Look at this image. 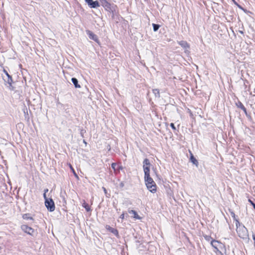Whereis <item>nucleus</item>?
Returning <instances> with one entry per match:
<instances>
[{"label":"nucleus","instance_id":"24","mask_svg":"<svg viewBox=\"0 0 255 255\" xmlns=\"http://www.w3.org/2000/svg\"><path fill=\"white\" fill-rule=\"evenodd\" d=\"M70 168H71V169L72 170V172H73V173H74V174L75 175V176L77 178H78V175H77L76 174V173H75V171H74V170L73 168L72 167V166H71V165H70Z\"/></svg>","mask_w":255,"mask_h":255},{"label":"nucleus","instance_id":"13","mask_svg":"<svg viewBox=\"0 0 255 255\" xmlns=\"http://www.w3.org/2000/svg\"><path fill=\"white\" fill-rule=\"evenodd\" d=\"M71 81L74 85L75 88H80L81 87L80 85L78 84V80L76 78H72Z\"/></svg>","mask_w":255,"mask_h":255},{"label":"nucleus","instance_id":"25","mask_svg":"<svg viewBox=\"0 0 255 255\" xmlns=\"http://www.w3.org/2000/svg\"><path fill=\"white\" fill-rule=\"evenodd\" d=\"M170 127L172 128L174 130H175L176 129V128L174 125V124L173 123H171L170 124Z\"/></svg>","mask_w":255,"mask_h":255},{"label":"nucleus","instance_id":"17","mask_svg":"<svg viewBox=\"0 0 255 255\" xmlns=\"http://www.w3.org/2000/svg\"><path fill=\"white\" fill-rule=\"evenodd\" d=\"M82 206L85 208V209L86 210V211L87 212H89L91 210V209L89 207V206L88 205V204H87L85 201L82 204Z\"/></svg>","mask_w":255,"mask_h":255},{"label":"nucleus","instance_id":"23","mask_svg":"<svg viewBox=\"0 0 255 255\" xmlns=\"http://www.w3.org/2000/svg\"><path fill=\"white\" fill-rule=\"evenodd\" d=\"M231 214L232 217L233 218L234 220L236 221V219H237L236 218L235 214L233 211H232L231 212Z\"/></svg>","mask_w":255,"mask_h":255},{"label":"nucleus","instance_id":"1","mask_svg":"<svg viewBox=\"0 0 255 255\" xmlns=\"http://www.w3.org/2000/svg\"><path fill=\"white\" fill-rule=\"evenodd\" d=\"M236 231L238 236L243 239L246 238L248 235L247 228L240 223L238 219H236Z\"/></svg>","mask_w":255,"mask_h":255},{"label":"nucleus","instance_id":"10","mask_svg":"<svg viewBox=\"0 0 255 255\" xmlns=\"http://www.w3.org/2000/svg\"><path fill=\"white\" fill-rule=\"evenodd\" d=\"M178 43L182 48L185 50L189 49L190 47L188 43L185 41H178Z\"/></svg>","mask_w":255,"mask_h":255},{"label":"nucleus","instance_id":"20","mask_svg":"<svg viewBox=\"0 0 255 255\" xmlns=\"http://www.w3.org/2000/svg\"><path fill=\"white\" fill-rule=\"evenodd\" d=\"M153 29L154 31H157L159 28L160 27V25L157 24L153 23Z\"/></svg>","mask_w":255,"mask_h":255},{"label":"nucleus","instance_id":"27","mask_svg":"<svg viewBox=\"0 0 255 255\" xmlns=\"http://www.w3.org/2000/svg\"><path fill=\"white\" fill-rule=\"evenodd\" d=\"M43 197L45 199V201H46V199H49V198H47L45 193H44Z\"/></svg>","mask_w":255,"mask_h":255},{"label":"nucleus","instance_id":"14","mask_svg":"<svg viewBox=\"0 0 255 255\" xmlns=\"http://www.w3.org/2000/svg\"><path fill=\"white\" fill-rule=\"evenodd\" d=\"M129 213L130 214H132L134 215V216H133L134 218H135L136 219H140V217L138 215L136 212L134 210H131L129 211Z\"/></svg>","mask_w":255,"mask_h":255},{"label":"nucleus","instance_id":"22","mask_svg":"<svg viewBox=\"0 0 255 255\" xmlns=\"http://www.w3.org/2000/svg\"><path fill=\"white\" fill-rule=\"evenodd\" d=\"M205 240L207 241H210L211 240V237L209 236L206 235L204 236Z\"/></svg>","mask_w":255,"mask_h":255},{"label":"nucleus","instance_id":"4","mask_svg":"<svg viewBox=\"0 0 255 255\" xmlns=\"http://www.w3.org/2000/svg\"><path fill=\"white\" fill-rule=\"evenodd\" d=\"M211 245L215 249V252H218L221 255H223L222 252L219 250V248H221L222 247H224V246L221 243L218 241L212 240L211 241Z\"/></svg>","mask_w":255,"mask_h":255},{"label":"nucleus","instance_id":"5","mask_svg":"<svg viewBox=\"0 0 255 255\" xmlns=\"http://www.w3.org/2000/svg\"><path fill=\"white\" fill-rule=\"evenodd\" d=\"M45 205L47 209L50 212L54 211L55 210V204L53 201V200L51 198H49V199H46V201H45Z\"/></svg>","mask_w":255,"mask_h":255},{"label":"nucleus","instance_id":"29","mask_svg":"<svg viewBox=\"0 0 255 255\" xmlns=\"http://www.w3.org/2000/svg\"><path fill=\"white\" fill-rule=\"evenodd\" d=\"M102 189H103V190H104V192L105 194H107V191L106 189L104 187H102Z\"/></svg>","mask_w":255,"mask_h":255},{"label":"nucleus","instance_id":"19","mask_svg":"<svg viewBox=\"0 0 255 255\" xmlns=\"http://www.w3.org/2000/svg\"><path fill=\"white\" fill-rule=\"evenodd\" d=\"M22 218L23 219L25 220H33V218L29 216V215L28 214H25L23 215Z\"/></svg>","mask_w":255,"mask_h":255},{"label":"nucleus","instance_id":"15","mask_svg":"<svg viewBox=\"0 0 255 255\" xmlns=\"http://www.w3.org/2000/svg\"><path fill=\"white\" fill-rule=\"evenodd\" d=\"M190 160L194 164H195L196 166H198V162L192 154H191Z\"/></svg>","mask_w":255,"mask_h":255},{"label":"nucleus","instance_id":"2","mask_svg":"<svg viewBox=\"0 0 255 255\" xmlns=\"http://www.w3.org/2000/svg\"><path fill=\"white\" fill-rule=\"evenodd\" d=\"M144 180L147 189L151 192H155L156 191V185L153 179L150 177L149 174L146 173V174L144 175Z\"/></svg>","mask_w":255,"mask_h":255},{"label":"nucleus","instance_id":"6","mask_svg":"<svg viewBox=\"0 0 255 255\" xmlns=\"http://www.w3.org/2000/svg\"><path fill=\"white\" fill-rule=\"evenodd\" d=\"M21 230L24 232L25 233H27V234H29L31 236H34L35 234V231L32 228L28 227L26 225H22L21 226Z\"/></svg>","mask_w":255,"mask_h":255},{"label":"nucleus","instance_id":"21","mask_svg":"<svg viewBox=\"0 0 255 255\" xmlns=\"http://www.w3.org/2000/svg\"><path fill=\"white\" fill-rule=\"evenodd\" d=\"M117 164L116 163H113L112 164V168L115 171H116L117 169Z\"/></svg>","mask_w":255,"mask_h":255},{"label":"nucleus","instance_id":"18","mask_svg":"<svg viewBox=\"0 0 255 255\" xmlns=\"http://www.w3.org/2000/svg\"><path fill=\"white\" fill-rule=\"evenodd\" d=\"M100 1L103 6H109L110 3L106 0H100Z\"/></svg>","mask_w":255,"mask_h":255},{"label":"nucleus","instance_id":"7","mask_svg":"<svg viewBox=\"0 0 255 255\" xmlns=\"http://www.w3.org/2000/svg\"><path fill=\"white\" fill-rule=\"evenodd\" d=\"M150 163L149 162V160L147 158L144 159L143 162V170L144 175L147 174H149L150 169H149V166H150Z\"/></svg>","mask_w":255,"mask_h":255},{"label":"nucleus","instance_id":"31","mask_svg":"<svg viewBox=\"0 0 255 255\" xmlns=\"http://www.w3.org/2000/svg\"><path fill=\"white\" fill-rule=\"evenodd\" d=\"M48 190L47 189H45V190H44V193H46L47 192H48Z\"/></svg>","mask_w":255,"mask_h":255},{"label":"nucleus","instance_id":"30","mask_svg":"<svg viewBox=\"0 0 255 255\" xmlns=\"http://www.w3.org/2000/svg\"><path fill=\"white\" fill-rule=\"evenodd\" d=\"M253 239L254 241V245L255 246V235L253 234L252 236Z\"/></svg>","mask_w":255,"mask_h":255},{"label":"nucleus","instance_id":"16","mask_svg":"<svg viewBox=\"0 0 255 255\" xmlns=\"http://www.w3.org/2000/svg\"><path fill=\"white\" fill-rule=\"evenodd\" d=\"M152 91L156 97L158 98L160 97V93L158 89H153Z\"/></svg>","mask_w":255,"mask_h":255},{"label":"nucleus","instance_id":"3","mask_svg":"<svg viewBox=\"0 0 255 255\" xmlns=\"http://www.w3.org/2000/svg\"><path fill=\"white\" fill-rule=\"evenodd\" d=\"M4 75H2L3 80L4 81V85L10 91L14 90V88L12 86V80L11 77L8 74L7 72L5 70H3Z\"/></svg>","mask_w":255,"mask_h":255},{"label":"nucleus","instance_id":"11","mask_svg":"<svg viewBox=\"0 0 255 255\" xmlns=\"http://www.w3.org/2000/svg\"><path fill=\"white\" fill-rule=\"evenodd\" d=\"M106 229L109 230L110 232H111V233H113L114 235H118V231L117 230L113 228H112L111 227H110V226H108V225H107L106 226Z\"/></svg>","mask_w":255,"mask_h":255},{"label":"nucleus","instance_id":"8","mask_svg":"<svg viewBox=\"0 0 255 255\" xmlns=\"http://www.w3.org/2000/svg\"><path fill=\"white\" fill-rule=\"evenodd\" d=\"M85 1L91 8H96L100 6L98 1H93V0H85Z\"/></svg>","mask_w":255,"mask_h":255},{"label":"nucleus","instance_id":"12","mask_svg":"<svg viewBox=\"0 0 255 255\" xmlns=\"http://www.w3.org/2000/svg\"><path fill=\"white\" fill-rule=\"evenodd\" d=\"M236 105L238 108H240V109H241L244 111V112L245 113V114L246 115H247V110H246V108L245 107V106L243 105V104L241 102H239L238 103H237L236 104Z\"/></svg>","mask_w":255,"mask_h":255},{"label":"nucleus","instance_id":"28","mask_svg":"<svg viewBox=\"0 0 255 255\" xmlns=\"http://www.w3.org/2000/svg\"><path fill=\"white\" fill-rule=\"evenodd\" d=\"M124 217H125V214L124 213H123L120 217V218L122 219H124Z\"/></svg>","mask_w":255,"mask_h":255},{"label":"nucleus","instance_id":"9","mask_svg":"<svg viewBox=\"0 0 255 255\" xmlns=\"http://www.w3.org/2000/svg\"><path fill=\"white\" fill-rule=\"evenodd\" d=\"M87 33L89 35V37L90 39L98 42V38L96 35L89 30L87 31Z\"/></svg>","mask_w":255,"mask_h":255},{"label":"nucleus","instance_id":"26","mask_svg":"<svg viewBox=\"0 0 255 255\" xmlns=\"http://www.w3.org/2000/svg\"><path fill=\"white\" fill-rule=\"evenodd\" d=\"M249 201L251 203V204L253 205L254 208L255 209V204L251 200H249Z\"/></svg>","mask_w":255,"mask_h":255}]
</instances>
